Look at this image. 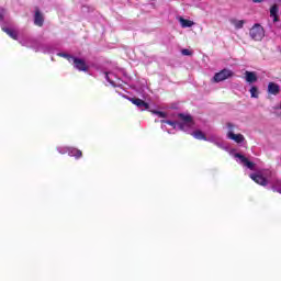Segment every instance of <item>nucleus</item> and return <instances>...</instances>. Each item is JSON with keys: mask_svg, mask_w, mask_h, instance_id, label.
<instances>
[{"mask_svg": "<svg viewBox=\"0 0 281 281\" xmlns=\"http://www.w3.org/2000/svg\"><path fill=\"white\" fill-rule=\"evenodd\" d=\"M249 34H250V38H252V41H262V38H265V29L260 24H255L250 29Z\"/></svg>", "mask_w": 281, "mask_h": 281, "instance_id": "obj_1", "label": "nucleus"}, {"mask_svg": "<svg viewBox=\"0 0 281 281\" xmlns=\"http://www.w3.org/2000/svg\"><path fill=\"white\" fill-rule=\"evenodd\" d=\"M234 71L224 68L220 72H216L213 77L214 82H223L224 80H227V78H233Z\"/></svg>", "mask_w": 281, "mask_h": 281, "instance_id": "obj_2", "label": "nucleus"}, {"mask_svg": "<svg viewBox=\"0 0 281 281\" xmlns=\"http://www.w3.org/2000/svg\"><path fill=\"white\" fill-rule=\"evenodd\" d=\"M33 21L34 25H37V27H43L45 23V15H43V12H41V9H38V7L35 8Z\"/></svg>", "mask_w": 281, "mask_h": 281, "instance_id": "obj_3", "label": "nucleus"}, {"mask_svg": "<svg viewBox=\"0 0 281 281\" xmlns=\"http://www.w3.org/2000/svg\"><path fill=\"white\" fill-rule=\"evenodd\" d=\"M250 179H252V181L259 186H269V180H267V178H265L260 171L257 173H250Z\"/></svg>", "mask_w": 281, "mask_h": 281, "instance_id": "obj_4", "label": "nucleus"}, {"mask_svg": "<svg viewBox=\"0 0 281 281\" xmlns=\"http://www.w3.org/2000/svg\"><path fill=\"white\" fill-rule=\"evenodd\" d=\"M128 100L132 104H135L138 109H140V111H148V109H150V105L142 99L128 98Z\"/></svg>", "mask_w": 281, "mask_h": 281, "instance_id": "obj_5", "label": "nucleus"}, {"mask_svg": "<svg viewBox=\"0 0 281 281\" xmlns=\"http://www.w3.org/2000/svg\"><path fill=\"white\" fill-rule=\"evenodd\" d=\"M72 63L75 69H78L79 71H88L87 63L83 59H80L78 57H72Z\"/></svg>", "mask_w": 281, "mask_h": 281, "instance_id": "obj_6", "label": "nucleus"}, {"mask_svg": "<svg viewBox=\"0 0 281 281\" xmlns=\"http://www.w3.org/2000/svg\"><path fill=\"white\" fill-rule=\"evenodd\" d=\"M235 157L239 159L240 164L246 166V168H248L249 170H254L256 168V164H254L252 161H249V159H247V157L243 156L241 154L237 153L235 154Z\"/></svg>", "mask_w": 281, "mask_h": 281, "instance_id": "obj_7", "label": "nucleus"}, {"mask_svg": "<svg viewBox=\"0 0 281 281\" xmlns=\"http://www.w3.org/2000/svg\"><path fill=\"white\" fill-rule=\"evenodd\" d=\"M244 78L248 85H254L255 82H258V74L256 71H249L246 70L244 74Z\"/></svg>", "mask_w": 281, "mask_h": 281, "instance_id": "obj_8", "label": "nucleus"}, {"mask_svg": "<svg viewBox=\"0 0 281 281\" xmlns=\"http://www.w3.org/2000/svg\"><path fill=\"white\" fill-rule=\"evenodd\" d=\"M228 139L236 142V144H243L245 142V136L243 134H234L233 131L227 133Z\"/></svg>", "mask_w": 281, "mask_h": 281, "instance_id": "obj_9", "label": "nucleus"}, {"mask_svg": "<svg viewBox=\"0 0 281 281\" xmlns=\"http://www.w3.org/2000/svg\"><path fill=\"white\" fill-rule=\"evenodd\" d=\"M178 117L180 120H182L183 124L188 125V128H190V126H192L194 124V119H192V115H190V114L179 113Z\"/></svg>", "mask_w": 281, "mask_h": 281, "instance_id": "obj_10", "label": "nucleus"}, {"mask_svg": "<svg viewBox=\"0 0 281 281\" xmlns=\"http://www.w3.org/2000/svg\"><path fill=\"white\" fill-rule=\"evenodd\" d=\"M278 12H280V8L278 7V4H273L270 8V16L273 19V23H278V21H280Z\"/></svg>", "mask_w": 281, "mask_h": 281, "instance_id": "obj_11", "label": "nucleus"}, {"mask_svg": "<svg viewBox=\"0 0 281 281\" xmlns=\"http://www.w3.org/2000/svg\"><path fill=\"white\" fill-rule=\"evenodd\" d=\"M268 93H270L271 95H278V93H280V86L276 82H269Z\"/></svg>", "mask_w": 281, "mask_h": 281, "instance_id": "obj_12", "label": "nucleus"}, {"mask_svg": "<svg viewBox=\"0 0 281 281\" xmlns=\"http://www.w3.org/2000/svg\"><path fill=\"white\" fill-rule=\"evenodd\" d=\"M192 135L193 137H195V139H203L204 142H213L212 138H207V136H205V134L201 132V130L192 132Z\"/></svg>", "mask_w": 281, "mask_h": 281, "instance_id": "obj_13", "label": "nucleus"}, {"mask_svg": "<svg viewBox=\"0 0 281 281\" xmlns=\"http://www.w3.org/2000/svg\"><path fill=\"white\" fill-rule=\"evenodd\" d=\"M2 30L5 32V34H9L11 38H14V41L19 38V33L14 29L2 27Z\"/></svg>", "mask_w": 281, "mask_h": 281, "instance_id": "obj_14", "label": "nucleus"}, {"mask_svg": "<svg viewBox=\"0 0 281 281\" xmlns=\"http://www.w3.org/2000/svg\"><path fill=\"white\" fill-rule=\"evenodd\" d=\"M68 155L70 157H76V159H80V157H82V151L80 149L72 148L68 149Z\"/></svg>", "mask_w": 281, "mask_h": 281, "instance_id": "obj_15", "label": "nucleus"}, {"mask_svg": "<svg viewBox=\"0 0 281 281\" xmlns=\"http://www.w3.org/2000/svg\"><path fill=\"white\" fill-rule=\"evenodd\" d=\"M179 22H180L181 27H192V25H194L193 21L186 20L183 18H180Z\"/></svg>", "mask_w": 281, "mask_h": 281, "instance_id": "obj_16", "label": "nucleus"}, {"mask_svg": "<svg viewBox=\"0 0 281 281\" xmlns=\"http://www.w3.org/2000/svg\"><path fill=\"white\" fill-rule=\"evenodd\" d=\"M231 23H233V25H235L236 30H243V26L245 25V21L243 20H231Z\"/></svg>", "mask_w": 281, "mask_h": 281, "instance_id": "obj_17", "label": "nucleus"}, {"mask_svg": "<svg viewBox=\"0 0 281 281\" xmlns=\"http://www.w3.org/2000/svg\"><path fill=\"white\" fill-rule=\"evenodd\" d=\"M250 95H251V98L258 99V95H259L258 87L251 86V88H250Z\"/></svg>", "mask_w": 281, "mask_h": 281, "instance_id": "obj_18", "label": "nucleus"}, {"mask_svg": "<svg viewBox=\"0 0 281 281\" xmlns=\"http://www.w3.org/2000/svg\"><path fill=\"white\" fill-rule=\"evenodd\" d=\"M150 112L154 115H158V117H168V114H166V112H161V111H157V110H150Z\"/></svg>", "mask_w": 281, "mask_h": 281, "instance_id": "obj_19", "label": "nucleus"}, {"mask_svg": "<svg viewBox=\"0 0 281 281\" xmlns=\"http://www.w3.org/2000/svg\"><path fill=\"white\" fill-rule=\"evenodd\" d=\"M161 124H169V126H172L173 128H177V122L170 121V120H161Z\"/></svg>", "mask_w": 281, "mask_h": 281, "instance_id": "obj_20", "label": "nucleus"}, {"mask_svg": "<svg viewBox=\"0 0 281 281\" xmlns=\"http://www.w3.org/2000/svg\"><path fill=\"white\" fill-rule=\"evenodd\" d=\"M186 127L188 128V124H186V123H178L177 124V128L179 131H188Z\"/></svg>", "mask_w": 281, "mask_h": 281, "instance_id": "obj_21", "label": "nucleus"}, {"mask_svg": "<svg viewBox=\"0 0 281 281\" xmlns=\"http://www.w3.org/2000/svg\"><path fill=\"white\" fill-rule=\"evenodd\" d=\"M58 56H61L63 58H68L69 61H71L72 58H75L74 56H71L67 53H59Z\"/></svg>", "mask_w": 281, "mask_h": 281, "instance_id": "obj_22", "label": "nucleus"}, {"mask_svg": "<svg viewBox=\"0 0 281 281\" xmlns=\"http://www.w3.org/2000/svg\"><path fill=\"white\" fill-rule=\"evenodd\" d=\"M182 56H192V52L188 48L181 50Z\"/></svg>", "mask_w": 281, "mask_h": 281, "instance_id": "obj_23", "label": "nucleus"}, {"mask_svg": "<svg viewBox=\"0 0 281 281\" xmlns=\"http://www.w3.org/2000/svg\"><path fill=\"white\" fill-rule=\"evenodd\" d=\"M214 144L216 145V146H218L220 148H225L224 146H223V143H221V142H214Z\"/></svg>", "mask_w": 281, "mask_h": 281, "instance_id": "obj_24", "label": "nucleus"}, {"mask_svg": "<svg viewBox=\"0 0 281 281\" xmlns=\"http://www.w3.org/2000/svg\"><path fill=\"white\" fill-rule=\"evenodd\" d=\"M105 79L108 80V82H110V85H113V81H111V78L109 77V74H105Z\"/></svg>", "mask_w": 281, "mask_h": 281, "instance_id": "obj_25", "label": "nucleus"}, {"mask_svg": "<svg viewBox=\"0 0 281 281\" xmlns=\"http://www.w3.org/2000/svg\"><path fill=\"white\" fill-rule=\"evenodd\" d=\"M226 126H227V128H229L232 131V128H234L235 125H234V123H227Z\"/></svg>", "mask_w": 281, "mask_h": 281, "instance_id": "obj_26", "label": "nucleus"}, {"mask_svg": "<svg viewBox=\"0 0 281 281\" xmlns=\"http://www.w3.org/2000/svg\"><path fill=\"white\" fill-rule=\"evenodd\" d=\"M272 190H274V192H279V194H281V188L272 187Z\"/></svg>", "mask_w": 281, "mask_h": 281, "instance_id": "obj_27", "label": "nucleus"}, {"mask_svg": "<svg viewBox=\"0 0 281 281\" xmlns=\"http://www.w3.org/2000/svg\"><path fill=\"white\" fill-rule=\"evenodd\" d=\"M3 19H4V11L2 10L0 11V21H3Z\"/></svg>", "mask_w": 281, "mask_h": 281, "instance_id": "obj_28", "label": "nucleus"}, {"mask_svg": "<svg viewBox=\"0 0 281 281\" xmlns=\"http://www.w3.org/2000/svg\"><path fill=\"white\" fill-rule=\"evenodd\" d=\"M265 0H252L254 3H262Z\"/></svg>", "mask_w": 281, "mask_h": 281, "instance_id": "obj_29", "label": "nucleus"}]
</instances>
